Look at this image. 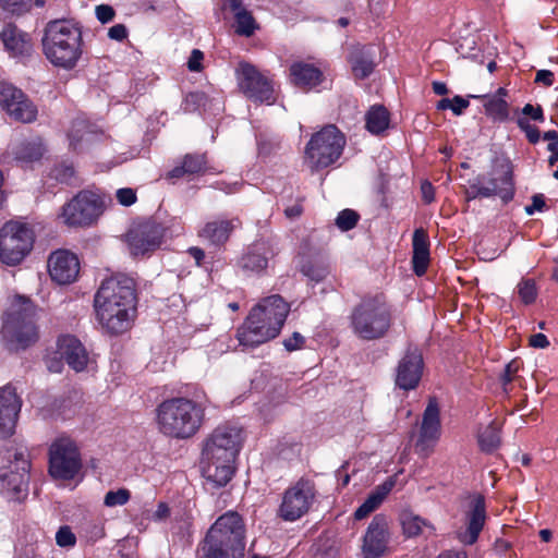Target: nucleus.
<instances>
[{"mask_svg": "<svg viewBox=\"0 0 558 558\" xmlns=\"http://www.w3.org/2000/svg\"><path fill=\"white\" fill-rule=\"evenodd\" d=\"M299 269L303 276L314 282H320L330 272L329 264L322 251L304 240L299 252Z\"/></svg>", "mask_w": 558, "mask_h": 558, "instance_id": "19", "label": "nucleus"}, {"mask_svg": "<svg viewBox=\"0 0 558 558\" xmlns=\"http://www.w3.org/2000/svg\"><path fill=\"white\" fill-rule=\"evenodd\" d=\"M96 16L101 23H108L114 17V10L107 4L96 7Z\"/></svg>", "mask_w": 558, "mask_h": 558, "instance_id": "55", "label": "nucleus"}, {"mask_svg": "<svg viewBox=\"0 0 558 558\" xmlns=\"http://www.w3.org/2000/svg\"><path fill=\"white\" fill-rule=\"evenodd\" d=\"M58 353L75 372L84 371L89 361L86 349L81 341L73 336H63L59 338Z\"/></svg>", "mask_w": 558, "mask_h": 558, "instance_id": "28", "label": "nucleus"}, {"mask_svg": "<svg viewBox=\"0 0 558 558\" xmlns=\"http://www.w3.org/2000/svg\"><path fill=\"white\" fill-rule=\"evenodd\" d=\"M401 523L404 534L409 537L418 536L425 533V531L433 533L435 530L428 521L413 513H403Z\"/></svg>", "mask_w": 558, "mask_h": 558, "instance_id": "38", "label": "nucleus"}, {"mask_svg": "<svg viewBox=\"0 0 558 558\" xmlns=\"http://www.w3.org/2000/svg\"><path fill=\"white\" fill-rule=\"evenodd\" d=\"M131 498V493L126 488H119L118 490H109L104 498V505L112 508L125 505Z\"/></svg>", "mask_w": 558, "mask_h": 558, "instance_id": "43", "label": "nucleus"}, {"mask_svg": "<svg viewBox=\"0 0 558 558\" xmlns=\"http://www.w3.org/2000/svg\"><path fill=\"white\" fill-rule=\"evenodd\" d=\"M543 138L545 141H549V144L547 146L548 150H556L558 149V133L554 130L547 131L544 133Z\"/></svg>", "mask_w": 558, "mask_h": 558, "instance_id": "64", "label": "nucleus"}, {"mask_svg": "<svg viewBox=\"0 0 558 558\" xmlns=\"http://www.w3.org/2000/svg\"><path fill=\"white\" fill-rule=\"evenodd\" d=\"M229 8L234 13V29L240 36L251 37L258 28L252 13L246 10L242 0H229Z\"/></svg>", "mask_w": 558, "mask_h": 558, "instance_id": "33", "label": "nucleus"}, {"mask_svg": "<svg viewBox=\"0 0 558 558\" xmlns=\"http://www.w3.org/2000/svg\"><path fill=\"white\" fill-rule=\"evenodd\" d=\"M413 270L417 276L426 272L429 263V252H413Z\"/></svg>", "mask_w": 558, "mask_h": 558, "instance_id": "47", "label": "nucleus"}, {"mask_svg": "<svg viewBox=\"0 0 558 558\" xmlns=\"http://www.w3.org/2000/svg\"><path fill=\"white\" fill-rule=\"evenodd\" d=\"M352 72L356 78H365L375 69L374 49L371 46L354 47L349 59Z\"/></svg>", "mask_w": 558, "mask_h": 558, "instance_id": "32", "label": "nucleus"}, {"mask_svg": "<svg viewBox=\"0 0 558 558\" xmlns=\"http://www.w3.org/2000/svg\"><path fill=\"white\" fill-rule=\"evenodd\" d=\"M108 36L111 39L121 41L128 36V29L123 24H116L108 31Z\"/></svg>", "mask_w": 558, "mask_h": 558, "instance_id": "59", "label": "nucleus"}, {"mask_svg": "<svg viewBox=\"0 0 558 558\" xmlns=\"http://www.w3.org/2000/svg\"><path fill=\"white\" fill-rule=\"evenodd\" d=\"M486 522V507L483 496L477 495L464 514V526L456 530V538L463 545L475 544Z\"/></svg>", "mask_w": 558, "mask_h": 558, "instance_id": "18", "label": "nucleus"}, {"mask_svg": "<svg viewBox=\"0 0 558 558\" xmlns=\"http://www.w3.org/2000/svg\"><path fill=\"white\" fill-rule=\"evenodd\" d=\"M31 0H0V7L11 13H20L25 10Z\"/></svg>", "mask_w": 558, "mask_h": 558, "instance_id": "52", "label": "nucleus"}, {"mask_svg": "<svg viewBox=\"0 0 558 558\" xmlns=\"http://www.w3.org/2000/svg\"><path fill=\"white\" fill-rule=\"evenodd\" d=\"M277 251L269 241H257L251 244L238 260V266L245 274L259 275L268 267L269 259Z\"/></svg>", "mask_w": 558, "mask_h": 558, "instance_id": "22", "label": "nucleus"}, {"mask_svg": "<svg viewBox=\"0 0 558 558\" xmlns=\"http://www.w3.org/2000/svg\"><path fill=\"white\" fill-rule=\"evenodd\" d=\"M396 484L393 478H388L380 485H378L365 499L369 506H372L375 510L381 505L387 495L391 492Z\"/></svg>", "mask_w": 558, "mask_h": 558, "instance_id": "41", "label": "nucleus"}, {"mask_svg": "<svg viewBox=\"0 0 558 558\" xmlns=\"http://www.w3.org/2000/svg\"><path fill=\"white\" fill-rule=\"evenodd\" d=\"M258 311H251L248 316L245 318L244 323L238 328L236 330V338L241 345L244 347H257L259 344H263L274 338H276L278 335H269V336H262V338L257 335V330L260 329L265 330L269 327H274V324L264 320L262 317H259Z\"/></svg>", "mask_w": 558, "mask_h": 558, "instance_id": "26", "label": "nucleus"}, {"mask_svg": "<svg viewBox=\"0 0 558 558\" xmlns=\"http://www.w3.org/2000/svg\"><path fill=\"white\" fill-rule=\"evenodd\" d=\"M304 342H305V339L301 333L293 332V335L291 337H289L288 339H286L283 341V345L289 352H292V351L301 349L303 347Z\"/></svg>", "mask_w": 558, "mask_h": 558, "instance_id": "54", "label": "nucleus"}, {"mask_svg": "<svg viewBox=\"0 0 558 558\" xmlns=\"http://www.w3.org/2000/svg\"><path fill=\"white\" fill-rule=\"evenodd\" d=\"M413 252H429L428 235L423 229H416L413 233Z\"/></svg>", "mask_w": 558, "mask_h": 558, "instance_id": "50", "label": "nucleus"}, {"mask_svg": "<svg viewBox=\"0 0 558 558\" xmlns=\"http://www.w3.org/2000/svg\"><path fill=\"white\" fill-rule=\"evenodd\" d=\"M136 284L132 277L117 274L101 282L94 304L102 328L118 335L126 331L136 313Z\"/></svg>", "mask_w": 558, "mask_h": 558, "instance_id": "1", "label": "nucleus"}, {"mask_svg": "<svg viewBox=\"0 0 558 558\" xmlns=\"http://www.w3.org/2000/svg\"><path fill=\"white\" fill-rule=\"evenodd\" d=\"M36 312V306L29 299H14L1 330L10 350L26 349L38 340Z\"/></svg>", "mask_w": 558, "mask_h": 558, "instance_id": "6", "label": "nucleus"}, {"mask_svg": "<svg viewBox=\"0 0 558 558\" xmlns=\"http://www.w3.org/2000/svg\"><path fill=\"white\" fill-rule=\"evenodd\" d=\"M1 495L9 501L21 502L28 496V476L11 472L1 476Z\"/></svg>", "mask_w": 558, "mask_h": 558, "instance_id": "30", "label": "nucleus"}, {"mask_svg": "<svg viewBox=\"0 0 558 558\" xmlns=\"http://www.w3.org/2000/svg\"><path fill=\"white\" fill-rule=\"evenodd\" d=\"M182 165L187 174H198L206 168L205 155H186Z\"/></svg>", "mask_w": 558, "mask_h": 558, "instance_id": "42", "label": "nucleus"}, {"mask_svg": "<svg viewBox=\"0 0 558 558\" xmlns=\"http://www.w3.org/2000/svg\"><path fill=\"white\" fill-rule=\"evenodd\" d=\"M535 82L551 86L554 84V73L549 70H539L536 73Z\"/></svg>", "mask_w": 558, "mask_h": 558, "instance_id": "60", "label": "nucleus"}, {"mask_svg": "<svg viewBox=\"0 0 558 558\" xmlns=\"http://www.w3.org/2000/svg\"><path fill=\"white\" fill-rule=\"evenodd\" d=\"M530 345L533 348L545 349L549 345V341L544 333H535L530 337Z\"/></svg>", "mask_w": 558, "mask_h": 558, "instance_id": "62", "label": "nucleus"}, {"mask_svg": "<svg viewBox=\"0 0 558 558\" xmlns=\"http://www.w3.org/2000/svg\"><path fill=\"white\" fill-rule=\"evenodd\" d=\"M0 106L14 121L33 123L38 116L37 106L14 85L0 82Z\"/></svg>", "mask_w": 558, "mask_h": 558, "instance_id": "15", "label": "nucleus"}, {"mask_svg": "<svg viewBox=\"0 0 558 558\" xmlns=\"http://www.w3.org/2000/svg\"><path fill=\"white\" fill-rule=\"evenodd\" d=\"M205 404L177 397L162 401L156 409V423L166 436L185 439L197 433L205 416Z\"/></svg>", "mask_w": 558, "mask_h": 558, "instance_id": "2", "label": "nucleus"}, {"mask_svg": "<svg viewBox=\"0 0 558 558\" xmlns=\"http://www.w3.org/2000/svg\"><path fill=\"white\" fill-rule=\"evenodd\" d=\"M82 45V31L77 24L68 20H54L47 24L43 49L54 66L73 69L83 53Z\"/></svg>", "mask_w": 558, "mask_h": 558, "instance_id": "3", "label": "nucleus"}, {"mask_svg": "<svg viewBox=\"0 0 558 558\" xmlns=\"http://www.w3.org/2000/svg\"><path fill=\"white\" fill-rule=\"evenodd\" d=\"M34 244V233L24 223L9 221L0 229V260L8 266L19 265Z\"/></svg>", "mask_w": 558, "mask_h": 558, "instance_id": "10", "label": "nucleus"}, {"mask_svg": "<svg viewBox=\"0 0 558 558\" xmlns=\"http://www.w3.org/2000/svg\"><path fill=\"white\" fill-rule=\"evenodd\" d=\"M422 372V354L417 350H409L398 364L396 385L403 390L414 389L420 383Z\"/></svg>", "mask_w": 558, "mask_h": 558, "instance_id": "23", "label": "nucleus"}, {"mask_svg": "<svg viewBox=\"0 0 558 558\" xmlns=\"http://www.w3.org/2000/svg\"><path fill=\"white\" fill-rule=\"evenodd\" d=\"M21 401L14 388L7 386L0 389V437L7 438L14 433Z\"/></svg>", "mask_w": 558, "mask_h": 558, "instance_id": "25", "label": "nucleus"}, {"mask_svg": "<svg viewBox=\"0 0 558 558\" xmlns=\"http://www.w3.org/2000/svg\"><path fill=\"white\" fill-rule=\"evenodd\" d=\"M93 135L89 123L84 119H76L72 123L71 131L69 133L70 145L73 149L78 148V144L83 141L89 142Z\"/></svg>", "mask_w": 558, "mask_h": 558, "instance_id": "40", "label": "nucleus"}, {"mask_svg": "<svg viewBox=\"0 0 558 558\" xmlns=\"http://www.w3.org/2000/svg\"><path fill=\"white\" fill-rule=\"evenodd\" d=\"M241 227L239 218H216L207 221L199 230L198 238L215 247L223 246L232 232Z\"/></svg>", "mask_w": 558, "mask_h": 558, "instance_id": "24", "label": "nucleus"}, {"mask_svg": "<svg viewBox=\"0 0 558 558\" xmlns=\"http://www.w3.org/2000/svg\"><path fill=\"white\" fill-rule=\"evenodd\" d=\"M203 59H204V53L198 49H194L189 58V61H187L189 70L192 72L201 71Z\"/></svg>", "mask_w": 558, "mask_h": 558, "instance_id": "56", "label": "nucleus"}, {"mask_svg": "<svg viewBox=\"0 0 558 558\" xmlns=\"http://www.w3.org/2000/svg\"><path fill=\"white\" fill-rule=\"evenodd\" d=\"M345 146L344 135L330 124L316 132L304 151V163L312 172L335 163L342 155Z\"/></svg>", "mask_w": 558, "mask_h": 558, "instance_id": "7", "label": "nucleus"}, {"mask_svg": "<svg viewBox=\"0 0 558 558\" xmlns=\"http://www.w3.org/2000/svg\"><path fill=\"white\" fill-rule=\"evenodd\" d=\"M0 38L5 49L13 57L29 56L33 51V45L29 36L12 24L4 26L0 33Z\"/></svg>", "mask_w": 558, "mask_h": 558, "instance_id": "29", "label": "nucleus"}, {"mask_svg": "<svg viewBox=\"0 0 558 558\" xmlns=\"http://www.w3.org/2000/svg\"><path fill=\"white\" fill-rule=\"evenodd\" d=\"M518 294L524 304H531L535 301L537 291L534 280L523 279L518 284Z\"/></svg>", "mask_w": 558, "mask_h": 558, "instance_id": "45", "label": "nucleus"}, {"mask_svg": "<svg viewBox=\"0 0 558 558\" xmlns=\"http://www.w3.org/2000/svg\"><path fill=\"white\" fill-rule=\"evenodd\" d=\"M391 323V308L383 293L365 295L352 308L350 315L353 333L363 340H377L385 337Z\"/></svg>", "mask_w": 558, "mask_h": 558, "instance_id": "5", "label": "nucleus"}, {"mask_svg": "<svg viewBox=\"0 0 558 558\" xmlns=\"http://www.w3.org/2000/svg\"><path fill=\"white\" fill-rule=\"evenodd\" d=\"M422 196L425 203L429 204L435 198L434 187L432 183L424 181L421 185Z\"/></svg>", "mask_w": 558, "mask_h": 558, "instance_id": "63", "label": "nucleus"}, {"mask_svg": "<svg viewBox=\"0 0 558 558\" xmlns=\"http://www.w3.org/2000/svg\"><path fill=\"white\" fill-rule=\"evenodd\" d=\"M522 113L524 116H529L534 121H539V122L544 121V113H543V109L541 106L534 107L531 104H526L522 109Z\"/></svg>", "mask_w": 558, "mask_h": 558, "instance_id": "57", "label": "nucleus"}, {"mask_svg": "<svg viewBox=\"0 0 558 558\" xmlns=\"http://www.w3.org/2000/svg\"><path fill=\"white\" fill-rule=\"evenodd\" d=\"M315 494V486L311 481L299 480L284 490L278 509L279 518L289 522L299 520L311 509Z\"/></svg>", "mask_w": 558, "mask_h": 558, "instance_id": "13", "label": "nucleus"}, {"mask_svg": "<svg viewBox=\"0 0 558 558\" xmlns=\"http://www.w3.org/2000/svg\"><path fill=\"white\" fill-rule=\"evenodd\" d=\"M44 145L40 138L23 141L12 147L14 158L22 162L39 160L44 155Z\"/></svg>", "mask_w": 558, "mask_h": 558, "instance_id": "35", "label": "nucleus"}, {"mask_svg": "<svg viewBox=\"0 0 558 558\" xmlns=\"http://www.w3.org/2000/svg\"><path fill=\"white\" fill-rule=\"evenodd\" d=\"M359 218L360 216L356 211L352 209H344L339 213L336 219V225L340 230L349 231L356 226Z\"/></svg>", "mask_w": 558, "mask_h": 558, "instance_id": "46", "label": "nucleus"}, {"mask_svg": "<svg viewBox=\"0 0 558 558\" xmlns=\"http://www.w3.org/2000/svg\"><path fill=\"white\" fill-rule=\"evenodd\" d=\"M204 558H243L245 526L234 511L220 515L210 526L204 541Z\"/></svg>", "mask_w": 558, "mask_h": 558, "instance_id": "4", "label": "nucleus"}, {"mask_svg": "<svg viewBox=\"0 0 558 558\" xmlns=\"http://www.w3.org/2000/svg\"><path fill=\"white\" fill-rule=\"evenodd\" d=\"M477 439L482 451H495L500 445V425L492 422L478 433Z\"/></svg>", "mask_w": 558, "mask_h": 558, "instance_id": "39", "label": "nucleus"}, {"mask_svg": "<svg viewBox=\"0 0 558 558\" xmlns=\"http://www.w3.org/2000/svg\"><path fill=\"white\" fill-rule=\"evenodd\" d=\"M517 124L522 131H524L527 140L532 144H536L539 141L541 135H539L538 129L536 126L530 124L527 119L518 118Z\"/></svg>", "mask_w": 558, "mask_h": 558, "instance_id": "49", "label": "nucleus"}, {"mask_svg": "<svg viewBox=\"0 0 558 558\" xmlns=\"http://www.w3.org/2000/svg\"><path fill=\"white\" fill-rule=\"evenodd\" d=\"M206 95L203 92H192L186 94L182 101V110L184 112H194L198 108L205 105L206 102Z\"/></svg>", "mask_w": 558, "mask_h": 558, "instance_id": "44", "label": "nucleus"}, {"mask_svg": "<svg viewBox=\"0 0 558 558\" xmlns=\"http://www.w3.org/2000/svg\"><path fill=\"white\" fill-rule=\"evenodd\" d=\"M162 230L153 221H144L133 226L126 234L131 254L143 256L155 251L161 244Z\"/></svg>", "mask_w": 558, "mask_h": 558, "instance_id": "17", "label": "nucleus"}, {"mask_svg": "<svg viewBox=\"0 0 558 558\" xmlns=\"http://www.w3.org/2000/svg\"><path fill=\"white\" fill-rule=\"evenodd\" d=\"M238 453L221 446L210 435L203 450V474L207 481L217 486L227 485L234 473V461Z\"/></svg>", "mask_w": 558, "mask_h": 558, "instance_id": "11", "label": "nucleus"}, {"mask_svg": "<svg viewBox=\"0 0 558 558\" xmlns=\"http://www.w3.org/2000/svg\"><path fill=\"white\" fill-rule=\"evenodd\" d=\"M56 542L60 547H73L76 537L69 526H61L56 534Z\"/></svg>", "mask_w": 558, "mask_h": 558, "instance_id": "48", "label": "nucleus"}, {"mask_svg": "<svg viewBox=\"0 0 558 558\" xmlns=\"http://www.w3.org/2000/svg\"><path fill=\"white\" fill-rule=\"evenodd\" d=\"M388 526L381 517H375L367 527L363 542L364 558H379L387 549Z\"/></svg>", "mask_w": 558, "mask_h": 558, "instance_id": "27", "label": "nucleus"}, {"mask_svg": "<svg viewBox=\"0 0 558 558\" xmlns=\"http://www.w3.org/2000/svg\"><path fill=\"white\" fill-rule=\"evenodd\" d=\"M74 173V168L71 165L63 163L53 169V177L63 183H70Z\"/></svg>", "mask_w": 558, "mask_h": 558, "instance_id": "51", "label": "nucleus"}, {"mask_svg": "<svg viewBox=\"0 0 558 558\" xmlns=\"http://www.w3.org/2000/svg\"><path fill=\"white\" fill-rule=\"evenodd\" d=\"M439 407L435 399H430L424 413L420 435L415 442V450L422 457H428L440 437Z\"/></svg>", "mask_w": 558, "mask_h": 558, "instance_id": "16", "label": "nucleus"}, {"mask_svg": "<svg viewBox=\"0 0 558 558\" xmlns=\"http://www.w3.org/2000/svg\"><path fill=\"white\" fill-rule=\"evenodd\" d=\"M47 265L51 279L59 284L72 283L80 272L77 256L68 250H58L51 253Z\"/></svg>", "mask_w": 558, "mask_h": 558, "instance_id": "21", "label": "nucleus"}, {"mask_svg": "<svg viewBox=\"0 0 558 558\" xmlns=\"http://www.w3.org/2000/svg\"><path fill=\"white\" fill-rule=\"evenodd\" d=\"M117 198L121 205L130 206L135 203L136 194L132 189H120L117 191Z\"/></svg>", "mask_w": 558, "mask_h": 558, "instance_id": "53", "label": "nucleus"}, {"mask_svg": "<svg viewBox=\"0 0 558 558\" xmlns=\"http://www.w3.org/2000/svg\"><path fill=\"white\" fill-rule=\"evenodd\" d=\"M513 194L512 167L509 162L501 163L488 175H476L469 180L464 187V196L468 202L498 196L507 203L512 199Z\"/></svg>", "mask_w": 558, "mask_h": 558, "instance_id": "8", "label": "nucleus"}, {"mask_svg": "<svg viewBox=\"0 0 558 558\" xmlns=\"http://www.w3.org/2000/svg\"><path fill=\"white\" fill-rule=\"evenodd\" d=\"M366 129L372 134H379L389 126V112L383 106L372 107L365 117Z\"/></svg>", "mask_w": 558, "mask_h": 558, "instance_id": "37", "label": "nucleus"}, {"mask_svg": "<svg viewBox=\"0 0 558 558\" xmlns=\"http://www.w3.org/2000/svg\"><path fill=\"white\" fill-rule=\"evenodd\" d=\"M82 468L81 456L73 440L59 438L49 448V474L58 480L74 478Z\"/></svg>", "mask_w": 558, "mask_h": 558, "instance_id": "12", "label": "nucleus"}, {"mask_svg": "<svg viewBox=\"0 0 558 558\" xmlns=\"http://www.w3.org/2000/svg\"><path fill=\"white\" fill-rule=\"evenodd\" d=\"M473 98H481L485 108V113L494 121L502 122L508 119L509 109L506 99L499 96H471Z\"/></svg>", "mask_w": 558, "mask_h": 558, "instance_id": "36", "label": "nucleus"}, {"mask_svg": "<svg viewBox=\"0 0 558 558\" xmlns=\"http://www.w3.org/2000/svg\"><path fill=\"white\" fill-rule=\"evenodd\" d=\"M251 311H258L259 317L274 324V327H269L268 330H257V335L262 336L279 335L286 318L289 314V304L278 294L267 296L263 299Z\"/></svg>", "mask_w": 558, "mask_h": 558, "instance_id": "20", "label": "nucleus"}, {"mask_svg": "<svg viewBox=\"0 0 558 558\" xmlns=\"http://www.w3.org/2000/svg\"><path fill=\"white\" fill-rule=\"evenodd\" d=\"M104 198L89 190L78 192L62 206L60 218L69 227H89L102 215Z\"/></svg>", "mask_w": 558, "mask_h": 558, "instance_id": "9", "label": "nucleus"}, {"mask_svg": "<svg viewBox=\"0 0 558 558\" xmlns=\"http://www.w3.org/2000/svg\"><path fill=\"white\" fill-rule=\"evenodd\" d=\"M290 78L293 85L308 90L323 81V72L314 64L294 62L290 66Z\"/></svg>", "mask_w": 558, "mask_h": 558, "instance_id": "31", "label": "nucleus"}, {"mask_svg": "<svg viewBox=\"0 0 558 558\" xmlns=\"http://www.w3.org/2000/svg\"><path fill=\"white\" fill-rule=\"evenodd\" d=\"M452 102L451 110L457 116H460L469 107V100L461 96H454Z\"/></svg>", "mask_w": 558, "mask_h": 558, "instance_id": "61", "label": "nucleus"}, {"mask_svg": "<svg viewBox=\"0 0 558 558\" xmlns=\"http://www.w3.org/2000/svg\"><path fill=\"white\" fill-rule=\"evenodd\" d=\"M235 74L240 90L250 100L260 104L275 101L272 82L254 65L241 62Z\"/></svg>", "mask_w": 558, "mask_h": 558, "instance_id": "14", "label": "nucleus"}, {"mask_svg": "<svg viewBox=\"0 0 558 558\" xmlns=\"http://www.w3.org/2000/svg\"><path fill=\"white\" fill-rule=\"evenodd\" d=\"M546 206L543 194H535L532 196V204L525 207L527 215H533L536 210L542 211Z\"/></svg>", "mask_w": 558, "mask_h": 558, "instance_id": "58", "label": "nucleus"}, {"mask_svg": "<svg viewBox=\"0 0 558 558\" xmlns=\"http://www.w3.org/2000/svg\"><path fill=\"white\" fill-rule=\"evenodd\" d=\"M242 428L235 424H223L218 426L211 436L216 441L220 442L221 446L230 449L231 451L239 453L242 441H243Z\"/></svg>", "mask_w": 558, "mask_h": 558, "instance_id": "34", "label": "nucleus"}]
</instances>
